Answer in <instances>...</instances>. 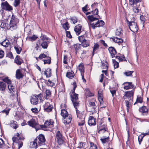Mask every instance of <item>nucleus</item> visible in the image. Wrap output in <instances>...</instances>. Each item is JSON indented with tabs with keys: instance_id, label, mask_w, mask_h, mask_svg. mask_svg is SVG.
<instances>
[{
	"instance_id": "obj_1",
	"label": "nucleus",
	"mask_w": 149,
	"mask_h": 149,
	"mask_svg": "<svg viewBox=\"0 0 149 149\" xmlns=\"http://www.w3.org/2000/svg\"><path fill=\"white\" fill-rule=\"evenodd\" d=\"M87 18L89 22L88 24L89 28H92L93 29H95V28L102 26L104 24V22L102 20H98L95 23L92 22L95 20H97L98 19L94 17L93 15H88Z\"/></svg>"
},
{
	"instance_id": "obj_2",
	"label": "nucleus",
	"mask_w": 149,
	"mask_h": 149,
	"mask_svg": "<svg viewBox=\"0 0 149 149\" xmlns=\"http://www.w3.org/2000/svg\"><path fill=\"white\" fill-rule=\"evenodd\" d=\"M13 140V142L18 143V149H19L23 146V142L20 141H19V140H24L23 137H21L20 136V134L19 133H17L14 137L12 138Z\"/></svg>"
},
{
	"instance_id": "obj_3",
	"label": "nucleus",
	"mask_w": 149,
	"mask_h": 149,
	"mask_svg": "<svg viewBox=\"0 0 149 149\" xmlns=\"http://www.w3.org/2000/svg\"><path fill=\"white\" fill-rule=\"evenodd\" d=\"M41 40L42 41L41 44V45L44 49H47L48 44L49 43V38L46 36L43 35L41 37Z\"/></svg>"
},
{
	"instance_id": "obj_4",
	"label": "nucleus",
	"mask_w": 149,
	"mask_h": 149,
	"mask_svg": "<svg viewBox=\"0 0 149 149\" xmlns=\"http://www.w3.org/2000/svg\"><path fill=\"white\" fill-rule=\"evenodd\" d=\"M127 24L129 28L131 31L133 32H137L138 30V28L137 24L133 21H127Z\"/></svg>"
},
{
	"instance_id": "obj_5",
	"label": "nucleus",
	"mask_w": 149,
	"mask_h": 149,
	"mask_svg": "<svg viewBox=\"0 0 149 149\" xmlns=\"http://www.w3.org/2000/svg\"><path fill=\"white\" fill-rule=\"evenodd\" d=\"M55 140L60 145L62 144L64 142V138L59 131H58L56 132Z\"/></svg>"
},
{
	"instance_id": "obj_6",
	"label": "nucleus",
	"mask_w": 149,
	"mask_h": 149,
	"mask_svg": "<svg viewBox=\"0 0 149 149\" xmlns=\"http://www.w3.org/2000/svg\"><path fill=\"white\" fill-rule=\"evenodd\" d=\"M28 124L32 127L33 128H35L36 131H37L40 128V125H39L35 121V120L33 119H31L30 120L27 122Z\"/></svg>"
},
{
	"instance_id": "obj_7",
	"label": "nucleus",
	"mask_w": 149,
	"mask_h": 149,
	"mask_svg": "<svg viewBox=\"0 0 149 149\" xmlns=\"http://www.w3.org/2000/svg\"><path fill=\"white\" fill-rule=\"evenodd\" d=\"M134 91L132 90L131 91H127L123 97L124 99H128L129 101L131 100L132 101Z\"/></svg>"
},
{
	"instance_id": "obj_8",
	"label": "nucleus",
	"mask_w": 149,
	"mask_h": 149,
	"mask_svg": "<svg viewBox=\"0 0 149 149\" xmlns=\"http://www.w3.org/2000/svg\"><path fill=\"white\" fill-rule=\"evenodd\" d=\"M1 6V8L4 10L11 11L13 10L12 7L8 3L7 1L2 2Z\"/></svg>"
},
{
	"instance_id": "obj_9",
	"label": "nucleus",
	"mask_w": 149,
	"mask_h": 149,
	"mask_svg": "<svg viewBox=\"0 0 149 149\" xmlns=\"http://www.w3.org/2000/svg\"><path fill=\"white\" fill-rule=\"evenodd\" d=\"M73 84L74 88L73 89V91H72V93H73V94H72V93L71 95L72 102L78 101V94L74 93V91L75 90V88L77 87V86L75 83H74Z\"/></svg>"
},
{
	"instance_id": "obj_10",
	"label": "nucleus",
	"mask_w": 149,
	"mask_h": 149,
	"mask_svg": "<svg viewBox=\"0 0 149 149\" xmlns=\"http://www.w3.org/2000/svg\"><path fill=\"white\" fill-rule=\"evenodd\" d=\"M54 122L51 120H49L46 121L44 125H40V128H43L45 127H53V125Z\"/></svg>"
},
{
	"instance_id": "obj_11",
	"label": "nucleus",
	"mask_w": 149,
	"mask_h": 149,
	"mask_svg": "<svg viewBox=\"0 0 149 149\" xmlns=\"http://www.w3.org/2000/svg\"><path fill=\"white\" fill-rule=\"evenodd\" d=\"M100 140L103 144L108 143L109 145L111 144V142L109 140V136L104 135L100 139Z\"/></svg>"
},
{
	"instance_id": "obj_12",
	"label": "nucleus",
	"mask_w": 149,
	"mask_h": 149,
	"mask_svg": "<svg viewBox=\"0 0 149 149\" xmlns=\"http://www.w3.org/2000/svg\"><path fill=\"white\" fill-rule=\"evenodd\" d=\"M36 140H37L38 143L40 145L44 144L45 141L44 136L42 134H40L38 136V139Z\"/></svg>"
},
{
	"instance_id": "obj_13",
	"label": "nucleus",
	"mask_w": 149,
	"mask_h": 149,
	"mask_svg": "<svg viewBox=\"0 0 149 149\" xmlns=\"http://www.w3.org/2000/svg\"><path fill=\"white\" fill-rule=\"evenodd\" d=\"M98 132L100 134H102L104 133V135H105L107 136H109L110 133L108 131V129L106 127V125H104V129H100L98 131Z\"/></svg>"
},
{
	"instance_id": "obj_14",
	"label": "nucleus",
	"mask_w": 149,
	"mask_h": 149,
	"mask_svg": "<svg viewBox=\"0 0 149 149\" xmlns=\"http://www.w3.org/2000/svg\"><path fill=\"white\" fill-rule=\"evenodd\" d=\"M44 109L45 111L49 112H51L53 108L52 105L50 104L48 102L46 103L44 106Z\"/></svg>"
},
{
	"instance_id": "obj_15",
	"label": "nucleus",
	"mask_w": 149,
	"mask_h": 149,
	"mask_svg": "<svg viewBox=\"0 0 149 149\" xmlns=\"http://www.w3.org/2000/svg\"><path fill=\"white\" fill-rule=\"evenodd\" d=\"M123 85L124 86V89L126 90L132 89L134 87V86L131 82H125L124 83Z\"/></svg>"
},
{
	"instance_id": "obj_16",
	"label": "nucleus",
	"mask_w": 149,
	"mask_h": 149,
	"mask_svg": "<svg viewBox=\"0 0 149 149\" xmlns=\"http://www.w3.org/2000/svg\"><path fill=\"white\" fill-rule=\"evenodd\" d=\"M8 92L11 94L12 95H14L15 93V88L14 86L11 84H8Z\"/></svg>"
},
{
	"instance_id": "obj_17",
	"label": "nucleus",
	"mask_w": 149,
	"mask_h": 149,
	"mask_svg": "<svg viewBox=\"0 0 149 149\" xmlns=\"http://www.w3.org/2000/svg\"><path fill=\"white\" fill-rule=\"evenodd\" d=\"M76 112L78 117L81 120L84 119L85 116L83 112H80L77 109Z\"/></svg>"
},
{
	"instance_id": "obj_18",
	"label": "nucleus",
	"mask_w": 149,
	"mask_h": 149,
	"mask_svg": "<svg viewBox=\"0 0 149 149\" xmlns=\"http://www.w3.org/2000/svg\"><path fill=\"white\" fill-rule=\"evenodd\" d=\"M139 6L140 4L132 6V10L134 13L137 14L141 11V9L139 8Z\"/></svg>"
},
{
	"instance_id": "obj_19",
	"label": "nucleus",
	"mask_w": 149,
	"mask_h": 149,
	"mask_svg": "<svg viewBox=\"0 0 149 149\" xmlns=\"http://www.w3.org/2000/svg\"><path fill=\"white\" fill-rule=\"evenodd\" d=\"M82 26L80 24H78L75 26L74 30L77 35H79L81 32Z\"/></svg>"
},
{
	"instance_id": "obj_20",
	"label": "nucleus",
	"mask_w": 149,
	"mask_h": 149,
	"mask_svg": "<svg viewBox=\"0 0 149 149\" xmlns=\"http://www.w3.org/2000/svg\"><path fill=\"white\" fill-rule=\"evenodd\" d=\"M63 123L65 124L70 123L72 119V117L70 115H68L65 117H64Z\"/></svg>"
},
{
	"instance_id": "obj_21",
	"label": "nucleus",
	"mask_w": 149,
	"mask_h": 149,
	"mask_svg": "<svg viewBox=\"0 0 149 149\" xmlns=\"http://www.w3.org/2000/svg\"><path fill=\"white\" fill-rule=\"evenodd\" d=\"M88 123L91 126L95 125L96 124L95 119L93 116H90L89 118Z\"/></svg>"
},
{
	"instance_id": "obj_22",
	"label": "nucleus",
	"mask_w": 149,
	"mask_h": 149,
	"mask_svg": "<svg viewBox=\"0 0 149 149\" xmlns=\"http://www.w3.org/2000/svg\"><path fill=\"white\" fill-rule=\"evenodd\" d=\"M109 51L112 58L114 57L116 54V52L113 47H109Z\"/></svg>"
},
{
	"instance_id": "obj_23",
	"label": "nucleus",
	"mask_w": 149,
	"mask_h": 149,
	"mask_svg": "<svg viewBox=\"0 0 149 149\" xmlns=\"http://www.w3.org/2000/svg\"><path fill=\"white\" fill-rule=\"evenodd\" d=\"M6 88V84L2 81L0 82V91L2 92V93L5 91Z\"/></svg>"
},
{
	"instance_id": "obj_24",
	"label": "nucleus",
	"mask_w": 149,
	"mask_h": 149,
	"mask_svg": "<svg viewBox=\"0 0 149 149\" xmlns=\"http://www.w3.org/2000/svg\"><path fill=\"white\" fill-rule=\"evenodd\" d=\"M129 3L130 5L132 6L139 4V3L141 1V0H129Z\"/></svg>"
},
{
	"instance_id": "obj_25",
	"label": "nucleus",
	"mask_w": 149,
	"mask_h": 149,
	"mask_svg": "<svg viewBox=\"0 0 149 149\" xmlns=\"http://www.w3.org/2000/svg\"><path fill=\"white\" fill-rule=\"evenodd\" d=\"M15 62L17 65H19L21 64L22 63L23 61L20 58L19 56L17 55L14 60Z\"/></svg>"
},
{
	"instance_id": "obj_26",
	"label": "nucleus",
	"mask_w": 149,
	"mask_h": 149,
	"mask_svg": "<svg viewBox=\"0 0 149 149\" xmlns=\"http://www.w3.org/2000/svg\"><path fill=\"white\" fill-rule=\"evenodd\" d=\"M112 39V40L115 42L117 43H121L123 42V40L121 38H118L116 37H113L111 38Z\"/></svg>"
},
{
	"instance_id": "obj_27",
	"label": "nucleus",
	"mask_w": 149,
	"mask_h": 149,
	"mask_svg": "<svg viewBox=\"0 0 149 149\" xmlns=\"http://www.w3.org/2000/svg\"><path fill=\"white\" fill-rule=\"evenodd\" d=\"M10 30L15 29L17 28L16 24L13 22V20H10Z\"/></svg>"
},
{
	"instance_id": "obj_28",
	"label": "nucleus",
	"mask_w": 149,
	"mask_h": 149,
	"mask_svg": "<svg viewBox=\"0 0 149 149\" xmlns=\"http://www.w3.org/2000/svg\"><path fill=\"white\" fill-rule=\"evenodd\" d=\"M99 45L97 43H95L94 44V45L93 47V55L97 53V50L99 48Z\"/></svg>"
},
{
	"instance_id": "obj_29",
	"label": "nucleus",
	"mask_w": 149,
	"mask_h": 149,
	"mask_svg": "<svg viewBox=\"0 0 149 149\" xmlns=\"http://www.w3.org/2000/svg\"><path fill=\"white\" fill-rule=\"evenodd\" d=\"M1 80L5 83H6L8 84H11L12 82L10 79L8 77H6L4 78H2Z\"/></svg>"
},
{
	"instance_id": "obj_30",
	"label": "nucleus",
	"mask_w": 149,
	"mask_h": 149,
	"mask_svg": "<svg viewBox=\"0 0 149 149\" xmlns=\"http://www.w3.org/2000/svg\"><path fill=\"white\" fill-rule=\"evenodd\" d=\"M38 99L36 96H34V97L32 98L31 100V103L34 104H37L38 102Z\"/></svg>"
},
{
	"instance_id": "obj_31",
	"label": "nucleus",
	"mask_w": 149,
	"mask_h": 149,
	"mask_svg": "<svg viewBox=\"0 0 149 149\" xmlns=\"http://www.w3.org/2000/svg\"><path fill=\"white\" fill-rule=\"evenodd\" d=\"M79 70L81 74H83L84 72V67L83 65L80 64L79 66Z\"/></svg>"
},
{
	"instance_id": "obj_32",
	"label": "nucleus",
	"mask_w": 149,
	"mask_h": 149,
	"mask_svg": "<svg viewBox=\"0 0 149 149\" xmlns=\"http://www.w3.org/2000/svg\"><path fill=\"white\" fill-rule=\"evenodd\" d=\"M140 112L144 113L148 112V109L146 106H143L139 109Z\"/></svg>"
},
{
	"instance_id": "obj_33",
	"label": "nucleus",
	"mask_w": 149,
	"mask_h": 149,
	"mask_svg": "<svg viewBox=\"0 0 149 149\" xmlns=\"http://www.w3.org/2000/svg\"><path fill=\"white\" fill-rule=\"evenodd\" d=\"M61 114L63 118L69 115L67 111L65 109L61 110Z\"/></svg>"
},
{
	"instance_id": "obj_34",
	"label": "nucleus",
	"mask_w": 149,
	"mask_h": 149,
	"mask_svg": "<svg viewBox=\"0 0 149 149\" xmlns=\"http://www.w3.org/2000/svg\"><path fill=\"white\" fill-rule=\"evenodd\" d=\"M132 101H131V100L130 101H128V100H125V103L126 104V105L127 107V111H128L129 110V107L130 106V104Z\"/></svg>"
},
{
	"instance_id": "obj_35",
	"label": "nucleus",
	"mask_w": 149,
	"mask_h": 149,
	"mask_svg": "<svg viewBox=\"0 0 149 149\" xmlns=\"http://www.w3.org/2000/svg\"><path fill=\"white\" fill-rule=\"evenodd\" d=\"M30 147L33 149H36L37 147V145L36 142H32L30 143Z\"/></svg>"
},
{
	"instance_id": "obj_36",
	"label": "nucleus",
	"mask_w": 149,
	"mask_h": 149,
	"mask_svg": "<svg viewBox=\"0 0 149 149\" xmlns=\"http://www.w3.org/2000/svg\"><path fill=\"white\" fill-rule=\"evenodd\" d=\"M73 105L74 107L76 109V110L77 109V108L79 107V103L78 101L72 102Z\"/></svg>"
},
{
	"instance_id": "obj_37",
	"label": "nucleus",
	"mask_w": 149,
	"mask_h": 149,
	"mask_svg": "<svg viewBox=\"0 0 149 149\" xmlns=\"http://www.w3.org/2000/svg\"><path fill=\"white\" fill-rule=\"evenodd\" d=\"M14 49L15 50L17 53L18 54H20L22 50L21 48L18 46H15L14 47Z\"/></svg>"
},
{
	"instance_id": "obj_38",
	"label": "nucleus",
	"mask_w": 149,
	"mask_h": 149,
	"mask_svg": "<svg viewBox=\"0 0 149 149\" xmlns=\"http://www.w3.org/2000/svg\"><path fill=\"white\" fill-rule=\"evenodd\" d=\"M9 42L8 40H5L1 43V44L4 47H7L9 45Z\"/></svg>"
},
{
	"instance_id": "obj_39",
	"label": "nucleus",
	"mask_w": 149,
	"mask_h": 149,
	"mask_svg": "<svg viewBox=\"0 0 149 149\" xmlns=\"http://www.w3.org/2000/svg\"><path fill=\"white\" fill-rule=\"evenodd\" d=\"M142 101L143 99L141 97H137L136 101L134 104V105L137 103H141L142 102Z\"/></svg>"
},
{
	"instance_id": "obj_40",
	"label": "nucleus",
	"mask_w": 149,
	"mask_h": 149,
	"mask_svg": "<svg viewBox=\"0 0 149 149\" xmlns=\"http://www.w3.org/2000/svg\"><path fill=\"white\" fill-rule=\"evenodd\" d=\"M47 59L44 60V64H50L51 62V58L50 57H47Z\"/></svg>"
},
{
	"instance_id": "obj_41",
	"label": "nucleus",
	"mask_w": 149,
	"mask_h": 149,
	"mask_svg": "<svg viewBox=\"0 0 149 149\" xmlns=\"http://www.w3.org/2000/svg\"><path fill=\"white\" fill-rule=\"evenodd\" d=\"M122 30L121 28H118L116 32V35L117 36H120L122 34Z\"/></svg>"
},
{
	"instance_id": "obj_42",
	"label": "nucleus",
	"mask_w": 149,
	"mask_h": 149,
	"mask_svg": "<svg viewBox=\"0 0 149 149\" xmlns=\"http://www.w3.org/2000/svg\"><path fill=\"white\" fill-rule=\"evenodd\" d=\"M89 149H97V146L93 143H90Z\"/></svg>"
},
{
	"instance_id": "obj_43",
	"label": "nucleus",
	"mask_w": 149,
	"mask_h": 149,
	"mask_svg": "<svg viewBox=\"0 0 149 149\" xmlns=\"http://www.w3.org/2000/svg\"><path fill=\"white\" fill-rule=\"evenodd\" d=\"M63 27L66 30H68L69 27L68 22H66L63 24Z\"/></svg>"
},
{
	"instance_id": "obj_44",
	"label": "nucleus",
	"mask_w": 149,
	"mask_h": 149,
	"mask_svg": "<svg viewBox=\"0 0 149 149\" xmlns=\"http://www.w3.org/2000/svg\"><path fill=\"white\" fill-rule=\"evenodd\" d=\"M81 44L82 46L84 47H86L89 46L88 42L86 40L82 42Z\"/></svg>"
},
{
	"instance_id": "obj_45",
	"label": "nucleus",
	"mask_w": 149,
	"mask_h": 149,
	"mask_svg": "<svg viewBox=\"0 0 149 149\" xmlns=\"http://www.w3.org/2000/svg\"><path fill=\"white\" fill-rule=\"evenodd\" d=\"M112 61L114 64V68H118V63L115 60L113 59Z\"/></svg>"
},
{
	"instance_id": "obj_46",
	"label": "nucleus",
	"mask_w": 149,
	"mask_h": 149,
	"mask_svg": "<svg viewBox=\"0 0 149 149\" xmlns=\"http://www.w3.org/2000/svg\"><path fill=\"white\" fill-rule=\"evenodd\" d=\"M11 125V126L15 129H16L18 127L17 122L16 121H13Z\"/></svg>"
},
{
	"instance_id": "obj_47",
	"label": "nucleus",
	"mask_w": 149,
	"mask_h": 149,
	"mask_svg": "<svg viewBox=\"0 0 149 149\" xmlns=\"http://www.w3.org/2000/svg\"><path fill=\"white\" fill-rule=\"evenodd\" d=\"M20 3V0H14V6L15 7H16L19 5Z\"/></svg>"
},
{
	"instance_id": "obj_48",
	"label": "nucleus",
	"mask_w": 149,
	"mask_h": 149,
	"mask_svg": "<svg viewBox=\"0 0 149 149\" xmlns=\"http://www.w3.org/2000/svg\"><path fill=\"white\" fill-rule=\"evenodd\" d=\"M51 70L50 68H47L45 71H44L45 74H51Z\"/></svg>"
},
{
	"instance_id": "obj_49",
	"label": "nucleus",
	"mask_w": 149,
	"mask_h": 149,
	"mask_svg": "<svg viewBox=\"0 0 149 149\" xmlns=\"http://www.w3.org/2000/svg\"><path fill=\"white\" fill-rule=\"evenodd\" d=\"M10 110V109L9 108H7L4 109L2 111V112L3 113H5L6 115H8L9 111Z\"/></svg>"
},
{
	"instance_id": "obj_50",
	"label": "nucleus",
	"mask_w": 149,
	"mask_h": 149,
	"mask_svg": "<svg viewBox=\"0 0 149 149\" xmlns=\"http://www.w3.org/2000/svg\"><path fill=\"white\" fill-rule=\"evenodd\" d=\"M78 38L79 41L81 43L86 40L85 39V37L82 36H79Z\"/></svg>"
},
{
	"instance_id": "obj_51",
	"label": "nucleus",
	"mask_w": 149,
	"mask_h": 149,
	"mask_svg": "<svg viewBox=\"0 0 149 149\" xmlns=\"http://www.w3.org/2000/svg\"><path fill=\"white\" fill-rule=\"evenodd\" d=\"M86 51H81V52L80 53V54H81L80 57L81 58H84L85 57L86 54Z\"/></svg>"
},
{
	"instance_id": "obj_52",
	"label": "nucleus",
	"mask_w": 149,
	"mask_h": 149,
	"mask_svg": "<svg viewBox=\"0 0 149 149\" xmlns=\"http://www.w3.org/2000/svg\"><path fill=\"white\" fill-rule=\"evenodd\" d=\"M37 38V37L33 35L32 37H29V38L30 40L33 41L35 40Z\"/></svg>"
},
{
	"instance_id": "obj_53",
	"label": "nucleus",
	"mask_w": 149,
	"mask_h": 149,
	"mask_svg": "<svg viewBox=\"0 0 149 149\" xmlns=\"http://www.w3.org/2000/svg\"><path fill=\"white\" fill-rule=\"evenodd\" d=\"M108 65L107 62V61H105L104 63H102V67L103 68L107 69L108 67Z\"/></svg>"
},
{
	"instance_id": "obj_54",
	"label": "nucleus",
	"mask_w": 149,
	"mask_h": 149,
	"mask_svg": "<svg viewBox=\"0 0 149 149\" xmlns=\"http://www.w3.org/2000/svg\"><path fill=\"white\" fill-rule=\"evenodd\" d=\"M47 85L50 86H53L54 85V83L49 80L47 83Z\"/></svg>"
},
{
	"instance_id": "obj_55",
	"label": "nucleus",
	"mask_w": 149,
	"mask_h": 149,
	"mask_svg": "<svg viewBox=\"0 0 149 149\" xmlns=\"http://www.w3.org/2000/svg\"><path fill=\"white\" fill-rule=\"evenodd\" d=\"M86 91L87 93L88 94V96H93L94 94L93 93H91L89 89H86Z\"/></svg>"
},
{
	"instance_id": "obj_56",
	"label": "nucleus",
	"mask_w": 149,
	"mask_h": 149,
	"mask_svg": "<svg viewBox=\"0 0 149 149\" xmlns=\"http://www.w3.org/2000/svg\"><path fill=\"white\" fill-rule=\"evenodd\" d=\"M86 91L87 93L88 94V96H93L94 94L93 93H91L89 89H86Z\"/></svg>"
},
{
	"instance_id": "obj_57",
	"label": "nucleus",
	"mask_w": 149,
	"mask_h": 149,
	"mask_svg": "<svg viewBox=\"0 0 149 149\" xmlns=\"http://www.w3.org/2000/svg\"><path fill=\"white\" fill-rule=\"evenodd\" d=\"M140 18L143 24L145 21V18L144 17L143 15H141L140 16Z\"/></svg>"
},
{
	"instance_id": "obj_58",
	"label": "nucleus",
	"mask_w": 149,
	"mask_h": 149,
	"mask_svg": "<svg viewBox=\"0 0 149 149\" xmlns=\"http://www.w3.org/2000/svg\"><path fill=\"white\" fill-rule=\"evenodd\" d=\"M45 94L46 97H49L51 95V92L49 90L47 89L45 91Z\"/></svg>"
},
{
	"instance_id": "obj_59",
	"label": "nucleus",
	"mask_w": 149,
	"mask_h": 149,
	"mask_svg": "<svg viewBox=\"0 0 149 149\" xmlns=\"http://www.w3.org/2000/svg\"><path fill=\"white\" fill-rule=\"evenodd\" d=\"M68 59V56L67 55H65L63 58V63L65 64L67 63V61Z\"/></svg>"
},
{
	"instance_id": "obj_60",
	"label": "nucleus",
	"mask_w": 149,
	"mask_h": 149,
	"mask_svg": "<svg viewBox=\"0 0 149 149\" xmlns=\"http://www.w3.org/2000/svg\"><path fill=\"white\" fill-rule=\"evenodd\" d=\"M143 137V136L141 135H140L139 136L138 138V141L139 142V144H141V141H142V140Z\"/></svg>"
},
{
	"instance_id": "obj_61",
	"label": "nucleus",
	"mask_w": 149,
	"mask_h": 149,
	"mask_svg": "<svg viewBox=\"0 0 149 149\" xmlns=\"http://www.w3.org/2000/svg\"><path fill=\"white\" fill-rule=\"evenodd\" d=\"M88 5H86V6L82 8V11L85 13V12H86L88 10Z\"/></svg>"
},
{
	"instance_id": "obj_62",
	"label": "nucleus",
	"mask_w": 149,
	"mask_h": 149,
	"mask_svg": "<svg viewBox=\"0 0 149 149\" xmlns=\"http://www.w3.org/2000/svg\"><path fill=\"white\" fill-rule=\"evenodd\" d=\"M134 72L133 71H127L124 73L125 74H132Z\"/></svg>"
},
{
	"instance_id": "obj_63",
	"label": "nucleus",
	"mask_w": 149,
	"mask_h": 149,
	"mask_svg": "<svg viewBox=\"0 0 149 149\" xmlns=\"http://www.w3.org/2000/svg\"><path fill=\"white\" fill-rule=\"evenodd\" d=\"M46 57V55L44 54H41L39 56L38 58L40 59H42Z\"/></svg>"
},
{
	"instance_id": "obj_64",
	"label": "nucleus",
	"mask_w": 149,
	"mask_h": 149,
	"mask_svg": "<svg viewBox=\"0 0 149 149\" xmlns=\"http://www.w3.org/2000/svg\"><path fill=\"white\" fill-rule=\"evenodd\" d=\"M80 45H81L79 44H76L74 45V47L77 51L80 49Z\"/></svg>"
}]
</instances>
